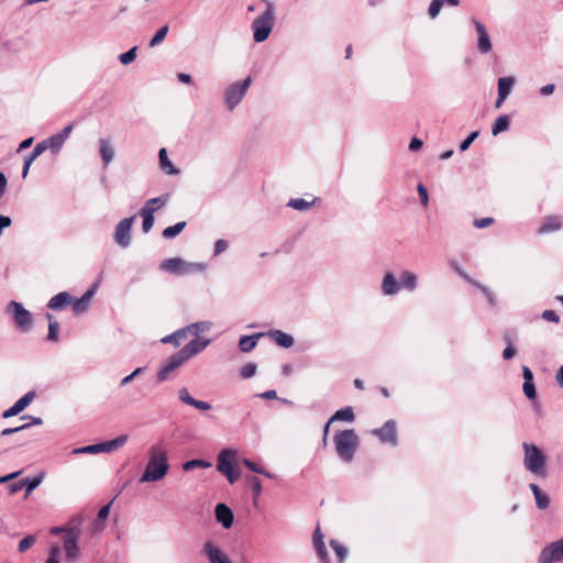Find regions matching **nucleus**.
I'll return each instance as SVG.
<instances>
[{"mask_svg": "<svg viewBox=\"0 0 563 563\" xmlns=\"http://www.w3.org/2000/svg\"><path fill=\"white\" fill-rule=\"evenodd\" d=\"M148 461L144 472L140 477V483H153L163 479L168 470V455L165 449L159 445H153L148 452Z\"/></svg>", "mask_w": 563, "mask_h": 563, "instance_id": "1", "label": "nucleus"}, {"mask_svg": "<svg viewBox=\"0 0 563 563\" xmlns=\"http://www.w3.org/2000/svg\"><path fill=\"white\" fill-rule=\"evenodd\" d=\"M418 287V275L410 271H402L399 278L394 272L388 271L384 274L380 290L385 297H395L401 289L413 292Z\"/></svg>", "mask_w": 563, "mask_h": 563, "instance_id": "2", "label": "nucleus"}, {"mask_svg": "<svg viewBox=\"0 0 563 563\" xmlns=\"http://www.w3.org/2000/svg\"><path fill=\"white\" fill-rule=\"evenodd\" d=\"M333 443L338 456L345 463L353 461L360 445V439L353 429L336 431L333 435Z\"/></svg>", "mask_w": 563, "mask_h": 563, "instance_id": "3", "label": "nucleus"}, {"mask_svg": "<svg viewBox=\"0 0 563 563\" xmlns=\"http://www.w3.org/2000/svg\"><path fill=\"white\" fill-rule=\"evenodd\" d=\"M266 9L256 19L253 20L251 29L253 31V40L255 43H263L271 35L275 23V7L265 0Z\"/></svg>", "mask_w": 563, "mask_h": 563, "instance_id": "4", "label": "nucleus"}, {"mask_svg": "<svg viewBox=\"0 0 563 563\" xmlns=\"http://www.w3.org/2000/svg\"><path fill=\"white\" fill-rule=\"evenodd\" d=\"M252 84L251 77L230 84L223 91V101L228 111L232 112L246 96Z\"/></svg>", "mask_w": 563, "mask_h": 563, "instance_id": "5", "label": "nucleus"}, {"mask_svg": "<svg viewBox=\"0 0 563 563\" xmlns=\"http://www.w3.org/2000/svg\"><path fill=\"white\" fill-rule=\"evenodd\" d=\"M159 268L163 272L175 274L178 276L187 275L191 272L202 273L206 271V264L186 262L179 257H172L164 260Z\"/></svg>", "mask_w": 563, "mask_h": 563, "instance_id": "6", "label": "nucleus"}, {"mask_svg": "<svg viewBox=\"0 0 563 563\" xmlns=\"http://www.w3.org/2000/svg\"><path fill=\"white\" fill-rule=\"evenodd\" d=\"M128 439L129 437L126 434H122L112 440L76 448L73 450V454H99L113 452L122 448L128 442Z\"/></svg>", "mask_w": 563, "mask_h": 563, "instance_id": "7", "label": "nucleus"}, {"mask_svg": "<svg viewBox=\"0 0 563 563\" xmlns=\"http://www.w3.org/2000/svg\"><path fill=\"white\" fill-rule=\"evenodd\" d=\"M525 466L528 471L537 475H544L545 456L543 452L534 444L523 443Z\"/></svg>", "mask_w": 563, "mask_h": 563, "instance_id": "8", "label": "nucleus"}, {"mask_svg": "<svg viewBox=\"0 0 563 563\" xmlns=\"http://www.w3.org/2000/svg\"><path fill=\"white\" fill-rule=\"evenodd\" d=\"M8 312L12 316L14 324L23 332L31 330L33 325V316L26 310L21 302L10 301L8 305Z\"/></svg>", "mask_w": 563, "mask_h": 563, "instance_id": "9", "label": "nucleus"}, {"mask_svg": "<svg viewBox=\"0 0 563 563\" xmlns=\"http://www.w3.org/2000/svg\"><path fill=\"white\" fill-rule=\"evenodd\" d=\"M135 216L122 219L115 227L113 240L122 249H126L132 240V227L135 221Z\"/></svg>", "mask_w": 563, "mask_h": 563, "instance_id": "10", "label": "nucleus"}, {"mask_svg": "<svg viewBox=\"0 0 563 563\" xmlns=\"http://www.w3.org/2000/svg\"><path fill=\"white\" fill-rule=\"evenodd\" d=\"M372 434L376 435L382 443L396 446L398 444L396 421L387 420L380 428L374 429Z\"/></svg>", "mask_w": 563, "mask_h": 563, "instance_id": "11", "label": "nucleus"}, {"mask_svg": "<svg viewBox=\"0 0 563 563\" xmlns=\"http://www.w3.org/2000/svg\"><path fill=\"white\" fill-rule=\"evenodd\" d=\"M186 362L187 360L179 351L170 355L158 369L156 374L157 382L163 383L167 380L170 373L180 367Z\"/></svg>", "mask_w": 563, "mask_h": 563, "instance_id": "12", "label": "nucleus"}, {"mask_svg": "<svg viewBox=\"0 0 563 563\" xmlns=\"http://www.w3.org/2000/svg\"><path fill=\"white\" fill-rule=\"evenodd\" d=\"M563 561V538L545 545L539 555V563H554Z\"/></svg>", "mask_w": 563, "mask_h": 563, "instance_id": "13", "label": "nucleus"}, {"mask_svg": "<svg viewBox=\"0 0 563 563\" xmlns=\"http://www.w3.org/2000/svg\"><path fill=\"white\" fill-rule=\"evenodd\" d=\"M73 131V124L66 125L62 131L56 134L51 135L46 140L42 141L46 150H51L53 154H57L63 148L66 140L70 135Z\"/></svg>", "mask_w": 563, "mask_h": 563, "instance_id": "14", "label": "nucleus"}, {"mask_svg": "<svg viewBox=\"0 0 563 563\" xmlns=\"http://www.w3.org/2000/svg\"><path fill=\"white\" fill-rule=\"evenodd\" d=\"M80 536V529L77 527H71L67 529V536L64 539V550L66 553V558L70 561H74L79 555L78 548V539Z\"/></svg>", "mask_w": 563, "mask_h": 563, "instance_id": "15", "label": "nucleus"}, {"mask_svg": "<svg viewBox=\"0 0 563 563\" xmlns=\"http://www.w3.org/2000/svg\"><path fill=\"white\" fill-rule=\"evenodd\" d=\"M472 23L477 33V49L481 54H488L492 52L493 45L486 26L476 19L472 20Z\"/></svg>", "mask_w": 563, "mask_h": 563, "instance_id": "16", "label": "nucleus"}, {"mask_svg": "<svg viewBox=\"0 0 563 563\" xmlns=\"http://www.w3.org/2000/svg\"><path fill=\"white\" fill-rule=\"evenodd\" d=\"M202 553L207 556L209 563H232L229 556L213 541L205 542Z\"/></svg>", "mask_w": 563, "mask_h": 563, "instance_id": "17", "label": "nucleus"}, {"mask_svg": "<svg viewBox=\"0 0 563 563\" xmlns=\"http://www.w3.org/2000/svg\"><path fill=\"white\" fill-rule=\"evenodd\" d=\"M36 394L34 390L27 391L20 399L15 401L13 406L3 411L2 417L4 419L14 417L22 412L34 400Z\"/></svg>", "mask_w": 563, "mask_h": 563, "instance_id": "18", "label": "nucleus"}, {"mask_svg": "<svg viewBox=\"0 0 563 563\" xmlns=\"http://www.w3.org/2000/svg\"><path fill=\"white\" fill-rule=\"evenodd\" d=\"M236 451L233 449H223L218 455L217 468L221 474L229 473L234 468Z\"/></svg>", "mask_w": 563, "mask_h": 563, "instance_id": "19", "label": "nucleus"}, {"mask_svg": "<svg viewBox=\"0 0 563 563\" xmlns=\"http://www.w3.org/2000/svg\"><path fill=\"white\" fill-rule=\"evenodd\" d=\"M209 344H210L209 339L197 338V339H194L190 342H188L186 345H184L183 349L179 350V352L188 361L192 356L202 352Z\"/></svg>", "mask_w": 563, "mask_h": 563, "instance_id": "20", "label": "nucleus"}, {"mask_svg": "<svg viewBox=\"0 0 563 563\" xmlns=\"http://www.w3.org/2000/svg\"><path fill=\"white\" fill-rule=\"evenodd\" d=\"M214 514L217 521L220 522L223 528L229 529L232 527L234 516L232 510L225 504H218L216 506Z\"/></svg>", "mask_w": 563, "mask_h": 563, "instance_id": "21", "label": "nucleus"}, {"mask_svg": "<svg viewBox=\"0 0 563 563\" xmlns=\"http://www.w3.org/2000/svg\"><path fill=\"white\" fill-rule=\"evenodd\" d=\"M98 144L102 166L103 168H107L114 158V150L112 147L110 139H100Z\"/></svg>", "mask_w": 563, "mask_h": 563, "instance_id": "22", "label": "nucleus"}, {"mask_svg": "<svg viewBox=\"0 0 563 563\" xmlns=\"http://www.w3.org/2000/svg\"><path fill=\"white\" fill-rule=\"evenodd\" d=\"M267 334L277 345L285 349L291 347L295 343L294 336L291 334L278 329L269 330Z\"/></svg>", "mask_w": 563, "mask_h": 563, "instance_id": "23", "label": "nucleus"}, {"mask_svg": "<svg viewBox=\"0 0 563 563\" xmlns=\"http://www.w3.org/2000/svg\"><path fill=\"white\" fill-rule=\"evenodd\" d=\"M71 301V296L67 291H62L49 299L47 308L51 310H63Z\"/></svg>", "mask_w": 563, "mask_h": 563, "instance_id": "24", "label": "nucleus"}, {"mask_svg": "<svg viewBox=\"0 0 563 563\" xmlns=\"http://www.w3.org/2000/svg\"><path fill=\"white\" fill-rule=\"evenodd\" d=\"M562 228V222L556 216L545 217L542 224L538 229V233L547 234L559 231Z\"/></svg>", "mask_w": 563, "mask_h": 563, "instance_id": "25", "label": "nucleus"}, {"mask_svg": "<svg viewBox=\"0 0 563 563\" xmlns=\"http://www.w3.org/2000/svg\"><path fill=\"white\" fill-rule=\"evenodd\" d=\"M188 338V333L184 328H180L173 333L165 335L161 339V343L163 344H173L175 347H178L181 345L183 341Z\"/></svg>", "mask_w": 563, "mask_h": 563, "instance_id": "26", "label": "nucleus"}, {"mask_svg": "<svg viewBox=\"0 0 563 563\" xmlns=\"http://www.w3.org/2000/svg\"><path fill=\"white\" fill-rule=\"evenodd\" d=\"M159 167L167 175H177L179 169L170 162L167 155V150L162 147L158 152Z\"/></svg>", "mask_w": 563, "mask_h": 563, "instance_id": "27", "label": "nucleus"}, {"mask_svg": "<svg viewBox=\"0 0 563 563\" xmlns=\"http://www.w3.org/2000/svg\"><path fill=\"white\" fill-rule=\"evenodd\" d=\"M264 333H256L252 335H242L239 340V349L243 353L251 352L257 344V341Z\"/></svg>", "mask_w": 563, "mask_h": 563, "instance_id": "28", "label": "nucleus"}, {"mask_svg": "<svg viewBox=\"0 0 563 563\" xmlns=\"http://www.w3.org/2000/svg\"><path fill=\"white\" fill-rule=\"evenodd\" d=\"M355 420V415L353 408L347 406L336 410L330 418V422L344 421V422H353Z\"/></svg>", "mask_w": 563, "mask_h": 563, "instance_id": "29", "label": "nucleus"}, {"mask_svg": "<svg viewBox=\"0 0 563 563\" xmlns=\"http://www.w3.org/2000/svg\"><path fill=\"white\" fill-rule=\"evenodd\" d=\"M95 294V287L88 289L80 298L73 301V310L75 313H80L86 310L90 298Z\"/></svg>", "mask_w": 563, "mask_h": 563, "instance_id": "30", "label": "nucleus"}, {"mask_svg": "<svg viewBox=\"0 0 563 563\" xmlns=\"http://www.w3.org/2000/svg\"><path fill=\"white\" fill-rule=\"evenodd\" d=\"M169 199V195L165 194L152 199H148L141 209L153 210V213L158 209L163 208Z\"/></svg>", "mask_w": 563, "mask_h": 563, "instance_id": "31", "label": "nucleus"}, {"mask_svg": "<svg viewBox=\"0 0 563 563\" xmlns=\"http://www.w3.org/2000/svg\"><path fill=\"white\" fill-rule=\"evenodd\" d=\"M515 81L516 79L514 76L500 77L498 79V93L508 97L512 90Z\"/></svg>", "mask_w": 563, "mask_h": 563, "instance_id": "32", "label": "nucleus"}, {"mask_svg": "<svg viewBox=\"0 0 563 563\" xmlns=\"http://www.w3.org/2000/svg\"><path fill=\"white\" fill-rule=\"evenodd\" d=\"M46 318L48 320V333L46 336V341L56 342L59 339V323L54 319V317L51 313H46Z\"/></svg>", "mask_w": 563, "mask_h": 563, "instance_id": "33", "label": "nucleus"}, {"mask_svg": "<svg viewBox=\"0 0 563 563\" xmlns=\"http://www.w3.org/2000/svg\"><path fill=\"white\" fill-rule=\"evenodd\" d=\"M509 117L507 114L499 115L492 126V134L494 136L509 129Z\"/></svg>", "mask_w": 563, "mask_h": 563, "instance_id": "34", "label": "nucleus"}, {"mask_svg": "<svg viewBox=\"0 0 563 563\" xmlns=\"http://www.w3.org/2000/svg\"><path fill=\"white\" fill-rule=\"evenodd\" d=\"M316 198L311 201H308L303 198H292L288 201L287 206L298 210V211H307L314 205Z\"/></svg>", "mask_w": 563, "mask_h": 563, "instance_id": "35", "label": "nucleus"}, {"mask_svg": "<svg viewBox=\"0 0 563 563\" xmlns=\"http://www.w3.org/2000/svg\"><path fill=\"white\" fill-rule=\"evenodd\" d=\"M139 214L143 219V222H142L143 232L144 233L150 232L152 230V228L154 225V221H155L153 210L141 209Z\"/></svg>", "mask_w": 563, "mask_h": 563, "instance_id": "36", "label": "nucleus"}, {"mask_svg": "<svg viewBox=\"0 0 563 563\" xmlns=\"http://www.w3.org/2000/svg\"><path fill=\"white\" fill-rule=\"evenodd\" d=\"M210 328L211 323L208 321H199L185 327L188 335L194 334L196 336H198L200 332H206L210 330Z\"/></svg>", "mask_w": 563, "mask_h": 563, "instance_id": "37", "label": "nucleus"}, {"mask_svg": "<svg viewBox=\"0 0 563 563\" xmlns=\"http://www.w3.org/2000/svg\"><path fill=\"white\" fill-rule=\"evenodd\" d=\"M472 286H474L481 290V292L486 298V300L490 307L497 306L496 296L493 294V291L487 286L483 285L479 282H472Z\"/></svg>", "mask_w": 563, "mask_h": 563, "instance_id": "38", "label": "nucleus"}, {"mask_svg": "<svg viewBox=\"0 0 563 563\" xmlns=\"http://www.w3.org/2000/svg\"><path fill=\"white\" fill-rule=\"evenodd\" d=\"M329 545L335 553L339 563H343L347 556V549L335 539H331Z\"/></svg>", "mask_w": 563, "mask_h": 563, "instance_id": "39", "label": "nucleus"}, {"mask_svg": "<svg viewBox=\"0 0 563 563\" xmlns=\"http://www.w3.org/2000/svg\"><path fill=\"white\" fill-rule=\"evenodd\" d=\"M186 222L180 221L175 223L174 225L167 227L163 230L162 235L164 239H173L177 236L183 230L186 228Z\"/></svg>", "mask_w": 563, "mask_h": 563, "instance_id": "40", "label": "nucleus"}, {"mask_svg": "<svg viewBox=\"0 0 563 563\" xmlns=\"http://www.w3.org/2000/svg\"><path fill=\"white\" fill-rule=\"evenodd\" d=\"M242 463L252 472L264 475L267 478H275V475L268 471H266L263 466L258 465L257 463L249 460L243 459Z\"/></svg>", "mask_w": 563, "mask_h": 563, "instance_id": "41", "label": "nucleus"}, {"mask_svg": "<svg viewBox=\"0 0 563 563\" xmlns=\"http://www.w3.org/2000/svg\"><path fill=\"white\" fill-rule=\"evenodd\" d=\"M211 466H212V464L210 462L206 461V460L194 459V460H189V461L185 462L183 464V470L186 471V472H189V471H192L196 467L209 468Z\"/></svg>", "mask_w": 563, "mask_h": 563, "instance_id": "42", "label": "nucleus"}, {"mask_svg": "<svg viewBox=\"0 0 563 563\" xmlns=\"http://www.w3.org/2000/svg\"><path fill=\"white\" fill-rule=\"evenodd\" d=\"M168 31H169V26L167 24L161 26L156 31L154 36L151 38L150 47H155V46L159 45L165 40V37L167 36Z\"/></svg>", "mask_w": 563, "mask_h": 563, "instance_id": "43", "label": "nucleus"}, {"mask_svg": "<svg viewBox=\"0 0 563 563\" xmlns=\"http://www.w3.org/2000/svg\"><path fill=\"white\" fill-rule=\"evenodd\" d=\"M42 482L41 476L25 477L22 479L25 487V495L29 496Z\"/></svg>", "mask_w": 563, "mask_h": 563, "instance_id": "44", "label": "nucleus"}, {"mask_svg": "<svg viewBox=\"0 0 563 563\" xmlns=\"http://www.w3.org/2000/svg\"><path fill=\"white\" fill-rule=\"evenodd\" d=\"M247 482L250 483L252 488L254 503H256L262 493V483L255 476L247 477Z\"/></svg>", "mask_w": 563, "mask_h": 563, "instance_id": "45", "label": "nucleus"}, {"mask_svg": "<svg viewBox=\"0 0 563 563\" xmlns=\"http://www.w3.org/2000/svg\"><path fill=\"white\" fill-rule=\"evenodd\" d=\"M136 46H133L125 53L119 55V60L122 65H129L136 58Z\"/></svg>", "mask_w": 563, "mask_h": 563, "instance_id": "46", "label": "nucleus"}, {"mask_svg": "<svg viewBox=\"0 0 563 563\" xmlns=\"http://www.w3.org/2000/svg\"><path fill=\"white\" fill-rule=\"evenodd\" d=\"M44 151H46V146L40 142L24 158L27 159V163H33Z\"/></svg>", "mask_w": 563, "mask_h": 563, "instance_id": "47", "label": "nucleus"}, {"mask_svg": "<svg viewBox=\"0 0 563 563\" xmlns=\"http://www.w3.org/2000/svg\"><path fill=\"white\" fill-rule=\"evenodd\" d=\"M443 4H444V0H432L431 1L429 9H428V13L431 19H435L439 15Z\"/></svg>", "mask_w": 563, "mask_h": 563, "instance_id": "48", "label": "nucleus"}, {"mask_svg": "<svg viewBox=\"0 0 563 563\" xmlns=\"http://www.w3.org/2000/svg\"><path fill=\"white\" fill-rule=\"evenodd\" d=\"M537 507L541 510L547 509L550 506V498L544 492H540L534 496Z\"/></svg>", "mask_w": 563, "mask_h": 563, "instance_id": "49", "label": "nucleus"}, {"mask_svg": "<svg viewBox=\"0 0 563 563\" xmlns=\"http://www.w3.org/2000/svg\"><path fill=\"white\" fill-rule=\"evenodd\" d=\"M522 390H523L525 396L529 400H536L537 399V388H536L534 382H532V383H523Z\"/></svg>", "mask_w": 563, "mask_h": 563, "instance_id": "50", "label": "nucleus"}, {"mask_svg": "<svg viewBox=\"0 0 563 563\" xmlns=\"http://www.w3.org/2000/svg\"><path fill=\"white\" fill-rule=\"evenodd\" d=\"M256 373V365L254 363H247L243 365L240 369V375L242 378L247 379L254 376Z\"/></svg>", "mask_w": 563, "mask_h": 563, "instance_id": "51", "label": "nucleus"}, {"mask_svg": "<svg viewBox=\"0 0 563 563\" xmlns=\"http://www.w3.org/2000/svg\"><path fill=\"white\" fill-rule=\"evenodd\" d=\"M479 135V132L478 131H473L468 134V136L461 142L460 144V151L461 152H465L466 150H468V147L471 146V144L478 137Z\"/></svg>", "mask_w": 563, "mask_h": 563, "instance_id": "52", "label": "nucleus"}, {"mask_svg": "<svg viewBox=\"0 0 563 563\" xmlns=\"http://www.w3.org/2000/svg\"><path fill=\"white\" fill-rule=\"evenodd\" d=\"M178 398L181 402L186 404V405H189L192 407L194 402H195V398L191 397V395L189 394L188 389L186 387H183L179 389L178 391Z\"/></svg>", "mask_w": 563, "mask_h": 563, "instance_id": "53", "label": "nucleus"}, {"mask_svg": "<svg viewBox=\"0 0 563 563\" xmlns=\"http://www.w3.org/2000/svg\"><path fill=\"white\" fill-rule=\"evenodd\" d=\"M35 542V537L32 536V534H29L26 537H24L20 542H19V551L20 552H25L26 550H29Z\"/></svg>", "mask_w": 563, "mask_h": 563, "instance_id": "54", "label": "nucleus"}, {"mask_svg": "<svg viewBox=\"0 0 563 563\" xmlns=\"http://www.w3.org/2000/svg\"><path fill=\"white\" fill-rule=\"evenodd\" d=\"M417 190H418V195H419L421 205L423 207H427L429 203V195H428L427 188L424 187L423 184L420 183L417 187Z\"/></svg>", "mask_w": 563, "mask_h": 563, "instance_id": "55", "label": "nucleus"}, {"mask_svg": "<svg viewBox=\"0 0 563 563\" xmlns=\"http://www.w3.org/2000/svg\"><path fill=\"white\" fill-rule=\"evenodd\" d=\"M59 553H60L59 547L53 545L49 549V553H48L46 563H60L59 562Z\"/></svg>", "mask_w": 563, "mask_h": 563, "instance_id": "56", "label": "nucleus"}, {"mask_svg": "<svg viewBox=\"0 0 563 563\" xmlns=\"http://www.w3.org/2000/svg\"><path fill=\"white\" fill-rule=\"evenodd\" d=\"M506 341L508 342L507 346L505 347L504 352H503V358L504 360H510L515 356L517 350L516 347L512 345L511 341L509 338H506Z\"/></svg>", "mask_w": 563, "mask_h": 563, "instance_id": "57", "label": "nucleus"}, {"mask_svg": "<svg viewBox=\"0 0 563 563\" xmlns=\"http://www.w3.org/2000/svg\"><path fill=\"white\" fill-rule=\"evenodd\" d=\"M314 549H316V552H317L319 559L323 563H330V558H329L325 544H323V545H321V544L320 545H314Z\"/></svg>", "mask_w": 563, "mask_h": 563, "instance_id": "58", "label": "nucleus"}, {"mask_svg": "<svg viewBox=\"0 0 563 563\" xmlns=\"http://www.w3.org/2000/svg\"><path fill=\"white\" fill-rule=\"evenodd\" d=\"M228 246H229V244L225 240H223V239L217 240L214 243L213 256H218L221 253H223L224 251H227Z\"/></svg>", "mask_w": 563, "mask_h": 563, "instance_id": "59", "label": "nucleus"}, {"mask_svg": "<svg viewBox=\"0 0 563 563\" xmlns=\"http://www.w3.org/2000/svg\"><path fill=\"white\" fill-rule=\"evenodd\" d=\"M493 223H494V218L486 217V218L475 219L473 222V225L477 229H484V228L492 225Z\"/></svg>", "mask_w": 563, "mask_h": 563, "instance_id": "60", "label": "nucleus"}, {"mask_svg": "<svg viewBox=\"0 0 563 563\" xmlns=\"http://www.w3.org/2000/svg\"><path fill=\"white\" fill-rule=\"evenodd\" d=\"M542 318L549 322H554V323L560 322L559 314L554 310H551V309L544 310L542 312Z\"/></svg>", "mask_w": 563, "mask_h": 563, "instance_id": "61", "label": "nucleus"}, {"mask_svg": "<svg viewBox=\"0 0 563 563\" xmlns=\"http://www.w3.org/2000/svg\"><path fill=\"white\" fill-rule=\"evenodd\" d=\"M22 420L30 419V422L24 423L23 426H27L30 428L31 426H41L43 424V419L41 417H33L29 415H23L21 417Z\"/></svg>", "mask_w": 563, "mask_h": 563, "instance_id": "62", "label": "nucleus"}, {"mask_svg": "<svg viewBox=\"0 0 563 563\" xmlns=\"http://www.w3.org/2000/svg\"><path fill=\"white\" fill-rule=\"evenodd\" d=\"M12 224V220L9 216L0 214V236L3 233V230L9 228Z\"/></svg>", "mask_w": 563, "mask_h": 563, "instance_id": "63", "label": "nucleus"}, {"mask_svg": "<svg viewBox=\"0 0 563 563\" xmlns=\"http://www.w3.org/2000/svg\"><path fill=\"white\" fill-rule=\"evenodd\" d=\"M422 145H423V142H422L420 139H418L417 136H415V137H412V140L410 141V143H409V146H408V147H409V150H410L411 152H416V151L420 150V148L422 147Z\"/></svg>", "mask_w": 563, "mask_h": 563, "instance_id": "64", "label": "nucleus"}]
</instances>
